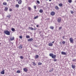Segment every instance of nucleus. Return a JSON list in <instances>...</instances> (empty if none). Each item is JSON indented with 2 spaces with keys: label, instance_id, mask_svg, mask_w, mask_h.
<instances>
[{
  "label": "nucleus",
  "instance_id": "38",
  "mask_svg": "<svg viewBox=\"0 0 76 76\" xmlns=\"http://www.w3.org/2000/svg\"><path fill=\"white\" fill-rule=\"evenodd\" d=\"M19 38H20V39H22V36H19Z\"/></svg>",
  "mask_w": 76,
  "mask_h": 76
},
{
  "label": "nucleus",
  "instance_id": "45",
  "mask_svg": "<svg viewBox=\"0 0 76 76\" xmlns=\"http://www.w3.org/2000/svg\"><path fill=\"white\" fill-rule=\"evenodd\" d=\"M36 26H37V27H38V25H37Z\"/></svg>",
  "mask_w": 76,
  "mask_h": 76
},
{
  "label": "nucleus",
  "instance_id": "18",
  "mask_svg": "<svg viewBox=\"0 0 76 76\" xmlns=\"http://www.w3.org/2000/svg\"><path fill=\"white\" fill-rule=\"evenodd\" d=\"M7 10H8V8L7 7H5L4 9V11H7Z\"/></svg>",
  "mask_w": 76,
  "mask_h": 76
},
{
  "label": "nucleus",
  "instance_id": "21",
  "mask_svg": "<svg viewBox=\"0 0 76 76\" xmlns=\"http://www.w3.org/2000/svg\"><path fill=\"white\" fill-rule=\"evenodd\" d=\"M11 17V15H8L7 17V18H10Z\"/></svg>",
  "mask_w": 76,
  "mask_h": 76
},
{
  "label": "nucleus",
  "instance_id": "6",
  "mask_svg": "<svg viewBox=\"0 0 76 76\" xmlns=\"http://www.w3.org/2000/svg\"><path fill=\"white\" fill-rule=\"evenodd\" d=\"M54 15H55V12H54L52 11L51 12L50 15H51V16H54Z\"/></svg>",
  "mask_w": 76,
  "mask_h": 76
},
{
  "label": "nucleus",
  "instance_id": "51",
  "mask_svg": "<svg viewBox=\"0 0 76 76\" xmlns=\"http://www.w3.org/2000/svg\"><path fill=\"white\" fill-rule=\"evenodd\" d=\"M34 46L36 47H37V46L36 45H34Z\"/></svg>",
  "mask_w": 76,
  "mask_h": 76
},
{
  "label": "nucleus",
  "instance_id": "48",
  "mask_svg": "<svg viewBox=\"0 0 76 76\" xmlns=\"http://www.w3.org/2000/svg\"><path fill=\"white\" fill-rule=\"evenodd\" d=\"M60 44H61V42H60Z\"/></svg>",
  "mask_w": 76,
  "mask_h": 76
},
{
  "label": "nucleus",
  "instance_id": "44",
  "mask_svg": "<svg viewBox=\"0 0 76 76\" xmlns=\"http://www.w3.org/2000/svg\"><path fill=\"white\" fill-rule=\"evenodd\" d=\"M34 30H36V28H34Z\"/></svg>",
  "mask_w": 76,
  "mask_h": 76
},
{
  "label": "nucleus",
  "instance_id": "3",
  "mask_svg": "<svg viewBox=\"0 0 76 76\" xmlns=\"http://www.w3.org/2000/svg\"><path fill=\"white\" fill-rule=\"evenodd\" d=\"M57 21L58 23H60L61 21V18H58Z\"/></svg>",
  "mask_w": 76,
  "mask_h": 76
},
{
  "label": "nucleus",
  "instance_id": "26",
  "mask_svg": "<svg viewBox=\"0 0 76 76\" xmlns=\"http://www.w3.org/2000/svg\"><path fill=\"white\" fill-rule=\"evenodd\" d=\"M59 6L60 7H61L63 6V4L61 3H60L59 4Z\"/></svg>",
  "mask_w": 76,
  "mask_h": 76
},
{
  "label": "nucleus",
  "instance_id": "39",
  "mask_svg": "<svg viewBox=\"0 0 76 76\" xmlns=\"http://www.w3.org/2000/svg\"><path fill=\"white\" fill-rule=\"evenodd\" d=\"M34 8L35 9H37V7L36 6L34 5Z\"/></svg>",
  "mask_w": 76,
  "mask_h": 76
},
{
  "label": "nucleus",
  "instance_id": "35",
  "mask_svg": "<svg viewBox=\"0 0 76 76\" xmlns=\"http://www.w3.org/2000/svg\"><path fill=\"white\" fill-rule=\"evenodd\" d=\"M37 3L38 4H39V3H40V2L39 1H37Z\"/></svg>",
  "mask_w": 76,
  "mask_h": 76
},
{
  "label": "nucleus",
  "instance_id": "2",
  "mask_svg": "<svg viewBox=\"0 0 76 76\" xmlns=\"http://www.w3.org/2000/svg\"><path fill=\"white\" fill-rule=\"evenodd\" d=\"M4 33L6 35H10V32L7 30L4 31Z\"/></svg>",
  "mask_w": 76,
  "mask_h": 76
},
{
  "label": "nucleus",
  "instance_id": "41",
  "mask_svg": "<svg viewBox=\"0 0 76 76\" xmlns=\"http://www.w3.org/2000/svg\"><path fill=\"white\" fill-rule=\"evenodd\" d=\"M61 28H62V27H61L59 28V29H61Z\"/></svg>",
  "mask_w": 76,
  "mask_h": 76
},
{
  "label": "nucleus",
  "instance_id": "46",
  "mask_svg": "<svg viewBox=\"0 0 76 76\" xmlns=\"http://www.w3.org/2000/svg\"><path fill=\"white\" fill-rule=\"evenodd\" d=\"M19 0H16V1H19Z\"/></svg>",
  "mask_w": 76,
  "mask_h": 76
},
{
  "label": "nucleus",
  "instance_id": "24",
  "mask_svg": "<svg viewBox=\"0 0 76 76\" xmlns=\"http://www.w3.org/2000/svg\"><path fill=\"white\" fill-rule=\"evenodd\" d=\"M26 38H30V36L29 35H27L26 36Z\"/></svg>",
  "mask_w": 76,
  "mask_h": 76
},
{
  "label": "nucleus",
  "instance_id": "49",
  "mask_svg": "<svg viewBox=\"0 0 76 76\" xmlns=\"http://www.w3.org/2000/svg\"><path fill=\"white\" fill-rule=\"evenodd\" d=\"M54 41H53V42H52V43L53 44V43H54Z\"/></svg>",
  "mask_w": 76,
  "mask_h": 76
},
{
  "label": "nucleus",
  "instance_id": "5",
  "mask_svg": "<svg viewBox=\"0 0 76 76\" xmlns=\"http://www.w3.org/2000/svg\"><path fill=\"white\" fill-rule=\"evenodd\" d=\"M23 70L25 72H28V69L26 68H24L23 69Z\"/></svg>",
  "mask_w": 76,
  "mask_h": 76
},
{
  "label": "nucleus",
  "instance_id": "43",
  "mask_svg": "<svg viewBox=\"0 0 76 76\" xmlns=\"http://www.w3.org/2000/svg\"><path fill=\"white\" fill-rule=\"evenodd\" d=\"M64 37H65V36H64L63 37V39H65Z\"/></svg>",
  "mask_w": 76,
  "mask_h": 76
},
{
  "label": "nucleus",
  "instance_id": "34",
  "mask_svg": "<svg viewBox=\"0 0 76 76\" xmlns=\"http://www.w3.org/2000/svg\"><path fill=\"white\" fill-rule=\"evenodd\" d=\"M42 64V63L40 62H39L38 63V65H41Z\"/></svg>",
  "mask_w": 76,
  "mask_h": 76
},
{
  "label": "nucleus",
  "instance_id": "16",
  "mask_svg": "<svg viewBox=\"0 0 76 76\" xmlns=\"http://www.w3.org/2000/svg\"><path fill=\"white\" fill-rule=\"evenodd\" d=\"M27 9H28V10H29L30 11V10H31V8L30 7H28V8H27Z\"/></svg>",
  "mask_w": 76,
  "mask_h": 76
},
{
  "label": "nucleus",
  "instance_id": "13",
  "mask_svg": "<svg viewBox=\"0 0 76 76\" xmlns=\"http://www.w3.org/2000/svg\"><path fill=\"white\" fill-rule=\"evenodd\" d=\"M53 44L51 42L49 43V46H53Z\"/></svg>",
  "mask_w": 76,
  "mask_h": 76
},
{
  "label": "nucleus",
  "instance_id": "33",
  "mask_svg": "<svg viewBox=\"0 0 76 76\" xmlns=\"http://www.w3.org/2000/svg\"><path fill=\"white\" fill-rule=\"evenodd\" d=\"M38 18V16H37L34 17V19H37V18Z\"/></svg>",
  "mask_w": 76,
  "mask_h": 76
},
{
  "label": "nucleus",
  "instance_id": "50",
  "mask_svg": "<svg viewBox=\"0 0 76 76\" xmlns=\"http://www.w3.org/2000/svg\"><path fill=\"white\" fill-rule=\"evenodd\" d=\"M9 1V0H7V1Z\"/></svg>",
  "mask_w": 76,
  "mask_h": 76
},
{
  "label": "nucleus",
  "instance_id": "8",
  "mask_svg": "<svg viewBox=\"0 0 76 76\" xmlns=\"http://www.w3.org/2000/svg\"><path fill=\"white\" fill-rule=\"evenodd\" d=\"M1 74L2 75H4V70H3L1 72Z\"/></svg>",
  "mask_w": 76,
  "mask_h": 76
},
{
  "label": "nucleus",
  "instance_id": "30",
  "mask_svg": "<svg viewBox=\"0 0 76 76\" xmlns=\"http://www.w3.org/2000/svg\"><path fill=\"white\" fill-rule=\"evenodd\" d=\"M17 73H20V71L19 70H18L17 71Z\"/></svg>",
  "mask_w": 76,
  "mask_h": 76
},
{
  "label": "nucleus",
  "instance_id": "17",
  "mask_svg": "<svg viewBox=\"0 0 76 76\" xmlns=\"http://www.w3.org/2000/svg\"><path fill=\"white\" fill-rule=\"evenodd\" d=\"M19 48L20 49H22V45H20V46H19Z\"/></svg>",
  "mask_w": 76,
  "mask_h": 76
},
{
  "label": "nucleus",
  "instance_id": "1",
  "mask_svg": "<svg viewBox=\"0 0 76 76\" xmlns=\"http://www.w3.org/2000/svg\"><path fill=\"white\" fill-rule=\"evenodd\" d=\"M49 56L50 57H51L52 58H53L54 61H56L57 59H55L56 57V55H54V54L53 53H50L49 54Z\"/></svg>",
  "mask_w": 76,
  "mask_h": 76
},
{
  "label": "nucleus",
  "instance_id": "11",
  "mask_svg": "<svg viewBox=\"0 0 76 76\" xmlns=\"http://www.w3.org/2000/svg\"><path fill=\"white\" fill-rule=\"evenodd\" d=\"M18 3L19 4H21V3H22V0H19V1H18Z\"/></svg>",
  "mask_w": 76,
  "mask_h": 76
},
{
  "label": "nucleus",
  "instance_id": "25",
  "mask_svg": "<svg viewBox=\"0 0 76 76\" xmlns=\"http://www.w3.org/2000/svg\"><path fill=\"white\" fill-rule=\"evenodd\" d=\"M40 13H42L43 12V10H40L39 11Z\"/></svg>",
  "mask_w": 76,
  "mask_h": 76
},
{
  "label": "nucleus",
  "instance_id": "37",
  "mask_svg": "<svg viewBox=\"0 0 76 76\" xmlns=\"http://www.w3.org/2000/svg\"><path fill=\"white\" fill-rule=\"evenodd\" d=\"M72 0H69L68 1V2L69 3H71V2H72Z\"/></svg>",
  "mask_w": 76,
  "mask_h": 76
},
{
  "label": "nucleus",
  "instance_id": "36",
  "mask_svg": "<svg viewBox=\"0 0 76 76\" xmlns=\"http://www.w3.org/2000/svg\"><path fill=\"white\" fill-rule=\"evenodd\" d=\"M9 11L10 12H12V9L10 8L9 9Z\"/></svg>",
  "mask_w": 76,
  "mask_h": 76
},
{
  "label": "nucleus",
  "instance_id": "47",
  "mask_svg": "<svg viewBox=\"0 0 76 76\" xmlns=\"http://www.w3.org/2000/svg\"><path fill=\"white\" fill-rule=\"evenodd\" d=\"M52 0H49V1H51Z\"/></svg>",
  "mask_w": 76,
  "mask_h": 76
},
{
  "label": "nucleus",
  "instance_id": "4",
  "mask_svg": "<svg viewBox=\"0 0 76 76\" xmlns=\"http://www.w3.org/2000/svg\"><path fill=\"white\" fill-rule=\"evenodd\" d=\"M71 43H73V39L72 38H70L69 39Z\"/></svg>",
  "mask_w": 76,
  "mask_h": 76
},
{
  "label": "nucleus",
  "instance_id": "27",
  "mask_svg": "<svg viewBox=\"0 0 76 76\" xmlns=\"http://www.w3.org/2000/svg\"><path fill=\"white\" fill-rule=\"evenodd\" d=\"M15 7H17V8H18V7H19V5H18V4H16L15 5Z\"/></svg>",
  "mask_w": 76,
  "mask_h": 76
},
{
  "label": "nucleus",
  "instance_id": "15",
  "mask_svg": "<svg viewBox=\"0 0 76 76\" xmlns=\"http://www.w3.org/2000/svg\"><path fill=\"white\" fill-rule=\"evenodd\" d=\"M71 66L73 69H75V65H72Z\"/></svg>",
  "mask_w": 76,
  "mask_h": 76
},
{
  "label": "nucleus",
  "instance_id": "40",
  "mask_svg": "<svg viewBox=\"0 0 76 76\" xmlns=\"http://www.w3.org/2000/svg\"><path fill=\"white\" fill-rule=\"evenodd\" d=\"M71 13L72 14H73V13H74V12H73V11H71Z\"/></svg>",
  "mask_w": 76,
  "mask_h": 76
},
{
  "label": "nucleus",
  "instance_id": "19",
  "mask_svg": "<svg viewBox=\"0 0 76 76\" xmlns=\"http://www.w3.org/2000/svg\"><path fill=\"white\" fill-rule=\"evenodd\" d=\"M3 5L6 6L7 4V3H6V2H4L3 3Z\"/></svg>",
  "mask_w": 76,
  "mask_h": 76
},
{
  "label": "nucleus",
  "instance_id": "23",
  "mask_svg": "<svg viewBox=\"0 0 76 76\" xmlns=\"http://www.w3.org/2000/svg\"><path fill=\"white\" fill-rule=\"evenodd\" d=\"M33 64V66H36V64L34 62H32Z\"/></svg>",
  "mask_w": 76,
  "mask_h": 76
},
{
  "label": "nucleus",
  "instance_id": "10",
  "mask_svg": "<svg viewBox=\"0 0 76 76\" xmlns=\"http://www.w3.org/2000/svg\"><path fill=\"white\" fill-rule=\"evenodd\" d=\"M28 41H30V42H31L32 41H33V39L32 38L29 39H28Z\"/></svg>",
  "mask_w": 76,
  "mask_h": 76
},
{
  "label": "nucleus",
  "instance_id": "14",
  "mask_svg": "<svg viewBox=\"0 0 76 76\" xmlns=\"http://www.w3.org/2000/svg\"><path fill=\"white\" fill-rule=\"evenodd\" d=\"M55 9H56V10H58L59 9V8L57 6H56L55 7Z\"/></svg>",
  "mask_w": 76,
  "mask_h": 76
},
{
  "label": "nucleus",
  "instance_id": "9",
  "mask_svg": "<svg viewBox=\"0 0 76 76\" xmlns=\"http://www.w3.org/2000/svg\"><path fill=\"white\" fill-rule=\"evenodd\" d=\"M14 39H15L14 37H12L10 38V41H13V40H14Z\"/></svg>",
  "mask_w": 76,
  "mask_h": 76
},
{
  "label": "nucleus",
  "instance_id": "32",
  "mask_svg": "<svg viewBox=\"0 0 76 76\" xmlns=\"http://www.w3.org/2000/svg\"><path fill=\"white\" fill-rule=\"evenodd\" d=\"M20 58H21V59H23V56H21L20 57Z\"/></svg>",
  "mask_w": 76,
  "mask_h": 76
},
{
  "label": "nucleus",
  "instance_id": "7",
  "mask_svg": "<svg viewBox=\"0 0 76 76\" xmlns=\"http://www.w3.org/2000/svg\"><path fill=\"white\" fill-rule=\"evenodd\" d=\"M61 54L62 55H66V52H64L62 51L61 52Z\"/></svg>",
  "mask_w": 76,
  "mask_h": 76
},
{
  "label": "nucleus",
  "instance_id": "20",
  "mask_svg": "<svg viewBox=\"0 0 76 76\" xmlns=\"http://www.w3.org/2000/svg\"><path fill=\"white\" fill-rule=\"evenodd\" d=\"M11 31H13V32H14V31H15V28H11Z\"/></svg>",
  "mask_w": 76,
  "mask_h": 76
},
{
  "label": "nucleus",
  "instance_id": "12",
  "mask_svg": "<svg viewBox=\"0 0 76 76\" xmlns=\"http://www.w3.org/2000/svg\"><path fill=\"white\" fill-rule=\"evenodd\" d=\"M53 70H54V69L53 68H51L50 69L49 71V72H53Z\"/></svg>",
  "mask_w": 76,
  "mask_h": 76
},
{
  "label": "nucleus",
  "instance_id": "28",
  "mask_svg": "<svg viewBox=\"0 0 76 76\" xmlns=\"http://www.w3.org/2000/svg\"><path fill=\"white\" fill-rule=\"evenodd\" d=\"M38 57H39L38 55H36L35 56V58H38Z\"/></svg>",
  "mask_w": 76,
  "mask_h": 76
},
{
  "label": "nucleus",
  "instance_id": "31",
  "mask_svg": "<svg viewBox=\"0 0 76 76\" xmlns=\"http://www.w3.org/2000/svg\"><path fill=\"white\" fill-rule=\"evenodd\" d=\"M62 43L63 44H65V43H66V42L65 41H63L62 42Z\"/></svg>",
  "mask_w": 76,
  "mask_h": 76
},
{
  "label": "nucleus",
  "instance_id": "42",
  "mask_svg": "<svg viewBox=\"0 0 76 76\" xmlns=\"http://www.w3.org/2000/svg\"><path fill=\"white\" fill-rule=\"evenodd\" d=\"M72 61H76V59H74L72 60Z\"/></svg>",
  "mask_w": 76,
  "mask_h": 76
},
{
  "label": "nucleus",
  "instance_id": "22",
  "mask_svg": "<svg viewBox=\"0 0 76 76\" xmlns=\"http://www.w3.org/2000/svg\"><path fill=\"white\" fill-rule=\"evenodd\" d=\"M50 28L51 29H54V27L51 26L50 27Z\"/></svg>",
  "mask_w": 76,
  "mask_h": 76
},
{
  "label": "nucleus",
  "instance_id": "29",
  "mask_svg": "<svg viewBox=\"0 0 76 76\" xmlns=\"http://www.w3.org/2000/svg\"><path fill=\"white\" fill-rule=\"evenodd\" d=\"M29 29H30L31 30H33L34 28L32 27H29Z\"/></svg>",
  "mask_w": 76,
  "mask_h": 76
}]
</instances>
